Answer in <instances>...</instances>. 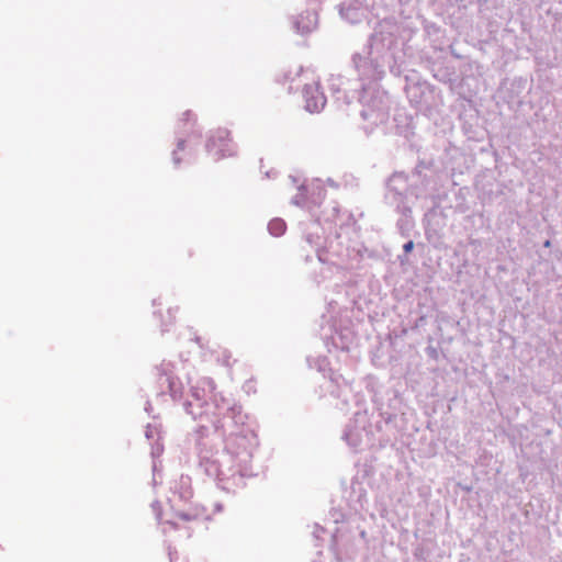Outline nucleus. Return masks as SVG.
I'll use <instances>...</instances> for the list:
<instances>
[{"instance_id":"obj_1","label":"nucleus","mask_w":562,"mask_h":562,"mask_svg":"<svg viewBox=\"0 0 562 562\" xmlns=\"http://www.w3.org/2000/svg\"><path fill=\"white\" fill-rule=\"evenodd\" d=\"M206 150L214 160H220L235 156L237 147L228 130L217 128L210 135L206 143Z\"/></svg>"},{"instance_id":"obj_2","label":"nucleus","mask_w":562,"mask_h":562,"mask_svg":"<svg viewBox=\"0 0 562 562\" xmlns=\"http://www.w3.org/2000/svg\"><path fill=\"white\" fill-rule=\"evenodd\" d=\"M325 105V99L323 95H317L312 100H306V109L310 112H318Z\"/></svg>"},{"instance_id":"obj_3","label":"nucleus","mask_w":562,"mask_h":562,"mask_svg":"<svg viewBox=\"0 0 562 562\" xmlns=\"http://www.w3.org/2000/svg\"><path fill=\"white\" fill-rule=\"evenodd\" d=\"M268 228L274 236H280L285 231V223L281 220H273L269 223Z\"/></svg>"},{"instance_id":"obj_4","label":"nucleus","mask_w":562,"mask_h":562,"mask_svg":"<svg viewBox=\"0 0 562 562\" xmlns=\"http://www.w3.org/2000/svg\"><path fill=\"white\" fill-rule=\"evenodd\" d=\"M414 248V243L412 240L407 241L404 246H403V249L405 252H411Z\"/></svg>"},{"instance_id":"obj_5","label":"nucleus","mask_w":562,"mask_h":562,"mask_svg":"<svg viewBox=\"0 0 562 562\" xmlns=\"http://www.w3.org/2000/svg\"><path fill=\"white\" fill-rule=\"evenodd\" d=\"M179 518H181L182 520H191L193 517L190 516L189 514H183V513H180L179 515Z\"/></svg>"},{"instance_id":"obj_6","label":"nucleus","mask_w":562,"mask_h":562,"mask_svg":"<svg viewBox=\"0 0 562 562\" xmlns=\"http://www.w3.org/2000/svg\"><path fill=\"white\" fill-rule=\"evenodd\" d=\"M179 148H180V149H183V142H180V143H179Z\"/></svg>"},{"instance_id":"obj_7","label":"nucleus","mask_w":562,"mask_h":562,"mask_svg":"<svg viewBox=\"0 0 562 562\" xmlns=\"http://www.w3.org/2000/svg\"><path fill=\"white\" fill-rule=\"evenodd\" d=\"M546 247H549L550 246V241L547 240L546 244H544Z\"/></svg>"}]
</instances>
